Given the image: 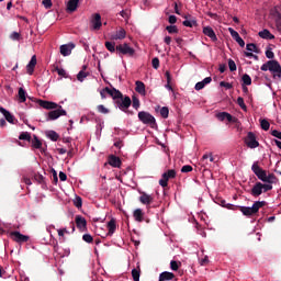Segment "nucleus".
<instances>
[{
    "label": "nucleus",
    "mask_w": 281,
    "mask_h": 281,
    "mask_svg": "<svg viewBox=\"0 0 281 281\" xmlns=\"http://www.w3.org/2000/svg\"><path fill=\"white\" fill-rule=\"evenodd\" d=\"M103 91H105V93H108L109 95H111V98H113V100H115V104L120 109V111H123V113H126L127 115L133 114V112L128 110L131 108V97H124V94H122V92L115 88L111 89L109 87H105Z\"/></svg>",
    "instance_id": "f257e3e1"
},
{
    "label": "nucleus",
    "mask_w": 281,
    "mask_h": 281,
    "mask_svg": "<svg viewBox=\"0 0 281 281\" xmlns=\"http://www.w3.org/2000/svg\"><path fill=\"white\" fill-rule=\"evenodd\" d=\"M222 207H226L227 210H240V212L244 214V216H256L258 212H260V207H265L267 205L266 201H256L254 202L252 206H238L231 203H227L225 200L221 201Z\"/></svg>",
    "instance_id": "f03ea898"
},
{
    "label": "nucleus",
    "mask_w": 281,
    "mask_h": 281,
    "mask_svg": "<svg viewBox=\"0 0 281 281\" xmlns=\"http://www.w3.org/2000/svg\"><path fill=\"white\" fill-rule=\"evenodd\" d=\"M116 54L120 58H124V56L133 58L135 56V48L131 47L128 43L119 44L116 45Z\"/></svg>",
    "instance_id": "7ed1b4c3"
},
{
    "label": "nucleus",
    "mask_w": 281,
    "mask_h": 281,
    "mask_svg": "<svg viewBox=\"0 0 281 281\" xmlns=\"http://www.w3.org/2000/svg\"><path fill=\"white\" fill-rule=\"evenodd\" d=\"M270 190H273V186L256 182L250 190V194L251 196L258 198L260 194H262V192H270Z\"/></svg>",
    "instance_id": "20e7f679"
},
{
    "label": "nucleus",
    "mask_w": 281,
    "mask_h": 281,
    "mask_svg": "<svg viewBox=\"0 0 281 281\" xmlns=\"http://www.w3.org/2000/svg\"><path fill=\"white\" fill-rule=\"evenodd\" d=\"M138 120L143 124H147L151 128H155V126H157V121L155 120V116H153L150 113L146 111L138 112Z\"/></svg>",
    "instance_id": "39448f33"
},
{
    "label": "nucleus",
    "mask_w": 281,
    "mask_h": 281,
    "mask_svg": "<svg viewBox=\"0 0 281 281\" xmlns=\"http://www.w3.org/2000/svg\"><path fill=\"white\" fill-rule=\"evenodd\" d=\"M176 177L177 171H175V169H169L162 173L161 179L159 180V186H161V188H168V181H170V179H175Z\"/></svg>",
    "instance_id": "423d86ee"
},
{
    "label": "nucleus",
    "mask_w": 281,
    "mask_h": 281,
    "mask_svg": "<svg viewBox=\"0 0 281 281\" xmlns=\"http://www.w3.org/2000/svg\"><path fill=\"white\" fill-rule=\"evenodd\" d=\"M251 170L254 175H256L257 179L266 183L267 181V170L262 169L258 162H254L251 166Z\"/></svg>",
    "instance_id": "0eeeda50"
},
{
    "label": "nucleus",
    "mask_w": 281,
    "mask_h": 281,
    "mask_svg": "<svg viewBox=\"0 0 281 281\" xmlns=\"http://www.w3.org/2000/svg\"><path fill=\"white\" fill-rule=\"evenodd\" d=\"M60 115H67V111L63 109V105H58L56 110H52L47 114V122H52L54 120H58Z\"/></svg>",
    "instance_id": "6e6552de"
},
{
    "label": "nucleus",
    "mask_w": 281,
    "mask_h": 281,
    "mask_svg": "<svg viewBox=\"0 0 281 281\" xmlns=\"http://www.w3.org/2000/svg\"><path fill=\"white\" fill-rule=\"evenodd\" d=\"M244 144L248 148H258L260 146V143L256 139V134L254 132H248L247 136L244 138Z\"/></svg>",
    "instance_id": "1a4fd4ad"
},
{
    "label": "nucleus",
    "mask_w": 281,
    "mask_h": 281,
    "mask_svg": "<svg viewBox=\"0 0 281 281\" xmlns=\"http://www.w3.org/2000/svg\"><path fill=\"white\" fill-rule=\"evenodd\" d=\"M268 65L270 66V71L273 76V78H281V66L278 60H268Z\"/></svg>",
    "instance_id": "9d476101"
},
{
    "label": "nucleus",
    "mask_w": 281,
    "mask_h": 281,
    "mask_svg": "<svg viewBox=\"0 0 281 281\" xmlns=\"http://www.w3.org/2000/svg\"><path fill=\"white\" fill-rule=\"evenodd\" d=\"M10 237L12 240L20 244L27 243V240H30V236L23 235L19 231L11 232Z\"/></svg>",
    "instance_id": "9b49d317"
},
{
    "label": "nucleus",
    "mask_w": 281,
    "mask_h": 281,
    "mask_svg": "<svg viewBox=\"0 0 281 281\" xmlns=\"http://www.w3.org/2000/svg\"><path fill=\"white\" fill-rule=\"evenodd\" d=\"M90 23L92 25V30H100V27H102V15H100V13L92 14Z\"/></svg>",
    "instance_id": "f8f14e48"
},
{
    "label": "nucleus",
    "mask_w": 281,
    "mask_h": 281,
    "mask_svg": "<svg viewBox=\"0 0 281 281\" xmlns=\"http://www.w3.org/2000/svg\"><path fill=\"white\" fill-rule=\"evenodd\" d=\"M75 223L80 232H87V220L85 217H82L81 215H77L75 217Z\"/></svg>",
    "instance_id": "ddd939ff"
},
{
    "label": "nucleus",
    "mask_w": 281,
    "mask_h": 281,
    "mask_svg": "<svg viewBox=\"0 0 281 281\" xmlns=\"http://www.w3.org/2000/svg\"><path fill=\"white\" fill-rule=\"evenodd\" d=\"M203 35L211 38L213 43H216V41H218V37H216V33L214 32V29H212L211 26L203 27Z\"/></svg>",
    "instance_id": "4468645a"
},
{
    "label": "nucleus",
    "mask_w": 281,
    "mask_h": 281,
    "mask_svg": "<svg viewBox=\"0 0 281 281\" xmlns=\"http://www.w3.org/2000/svg\"><path fill=\"white\" fill-rule=\"evenodd\" d=\"M38 104L42 106V109H46L47 111H54V109L58 106L56 102L45 100H38Z\"/></svg>",
    "instance_id": "2eb2a0df"
},
{
    "label": "nucleus",
    "mask_w": 281,
    "mask_h": 281,
    "mask_svg": "<svg viewBox=\"0 0 281 281\" xmlns=\"http://www.w3.org/2000/svg\"><path fill=\"white\" fill-rule=\"evenodd\" d=\"M108 162L110 166H112V168H120L122 166V159L115 155H110Z\"/></svg>",
    "instance_id": "dca6fc26"
},
{
    "label": "nucleus",
    "mask_w": 281,
    "mask_h": 281,
    "mask_svg": "<svg viewBox=\"0 0 281 281\" xmlns=\"http://www.w3.org/2000/svg\"><path fill=\"white\" fill-rule=\"evenodd\" d=\"M126 38V30L120 29L111 36V41H124Z\"/></svg>",
    "instance_id": "f3484780"
},
{
    "label": "nucleus",
    "mask_w": 281,
    "mask_h": 281,
    "mask_svg": "<svg viewBox=\"0 0 281 281\" xmlns=\"http://www.w3.org/2000/svg\"><path fill=\"white\" fill-rule=\"evenodd\" d=\"M139 201H140V203H143V205H150V203H153V201H155V198H153V195H150L146 192H142L140 196H139Z\"/></svg>",
    "instance_id": "a211bd4d"
},
{
    "label": "nucleus",
    "mask_w": 281,
    "mask_h": 281,
    "mask_svg": "<svg viewBox=\"0 0 281 281\" xmlns=\"http://www.w3.org/2000/svg\"><path fill=\"white\" fill-rule=\"evenodd\" d=\"M35 68H36V55H33L30 63L26 66V74H29V76H32V74H34Z\"/></svg>",
    "instance_id": "6ab92c4d"
},
{
    "label": "nucleus",
    "mask_w": 281,
    "mask_h": 281,
    "mask_svg": "<svg viewBox=\"0 0 281 281\" xmlns=\"http://www.w3.org/2000/svg\"><path fill=\"white\" fill-rule=\"evenodd\" d=\"M0 113H2L7 122H9V124H14V115H12L10 111L5 110V108L3 106H0Z\"/></svg>",
    "instance_id": "aec40b11"
},
{
    "label": "nucleus",
    "mask_w": 281,
    "mask_h": 281,
    "mask_svg": "<svg viewBox=\"0 0 281 281\" xmlns=\"http://www.w3.org/2000/svg\"><path fill=\"white\" fill-rule=\"evenodd\" d=\"M210 82H212V77H206L202 81H199L198 83H195V91H201V89H205V86L210 85Z\"/></svg>",
    "instance_id": "412c9836"
},
{
    "label": "nucleus",
    "mask_w": 281,
    "mask_h": 281,
    "mask_svg": "<svg viewBox=\"0 0 281 281\" xmlns=\"http://www.w3.org/2000/svg\"><path fill=\"white\" fill-rule=\"evenodd\" d=\"M74 47H75L74 44H71V45L64 44V45H61L59 47L61 56H70L71 50L74 49Z\"/></svg>",
    "instance_id": "4be33fe9"
},
{
    "label": "nucleus",
    "mask_w": 281,
    "mask_h": 281,
    "mask_svg": "<svg viewBox=\"0 0 281 281\" xmlns=\"http://www.w3.org/2000/svg\"><path fill=\"white\" fill-rule=\"evenodd\" d=\"M135 85H136V88H135L136 93H139V95H146V85H144L143 81H136Z\"/></svg>",
    "instance_id": "5701e85b"
},
{
    "label": "nucleus",
    "mask_w": 281,
    "mask_h": 281,
    "mask_svg": "<svg viewBox=\"0 0 281 281\" xmlns=\"http://www.w3.org/2000/svg\"><path fill=\"white\" fill-rule=\"evenodd\" d=\"M108 236H112L115 234V229H117V224L115 222V218H112L109 223H108Z\"/></svg>",
    "instance_id": "b1692460"
},
{
    "label": "nucleus",
    "mask_w": 281,
    "mask_h": 281,
    "mask_svg": "<svg viewBox=\"0 0 281 281\" xmlns=\"http://www.w3.org/2000/svg\"><path fill=\"white\" fill-rule=\"evenodd\" d=\"M260 38H266L267 41H273L276 36L271 34V32L267 29L262 30L261 32L258 33Z\"/></svg>",
    "instance_id": "393cba45"
},
{
    "label": "nucleus",
    "mask_w": 281,
    "mask_h": 281,
    "mask_svg": "<svg viewBox=\"0 0 281 281\" xmlns=\"http://www.w3.org/2000/svg\"><path fill=\"white\" fill-rule=\"evenodd\" d=\"M216 117H217V120H220V122H225V120H227V122H232L234 120L232 114H229L227 112H221L216 115Z\"/></svg>",
    "instance_id": "a878e982"
},
{
    "label": "nucleus",
    "mask_w": 281,
    "mask_h": 281,
    "mask_svg": "<svg viewBox=\"0 0 281 281\" xmlns=\"http://www.w3.org/2000/svg\"><path fill=\"white\" fill-rule=\"evenodd\" d=\"M170 280H175V273L172 272H161L159 276V281H170Z\"/></svg>",
    "instance_id": "bb28decb"
},
{
    "label": "nucleus",
    "mask_w": 281,
    "mask_h": 281,
    "mask_svg": "<svg viewBox=\"0 0 281 281\" xmlns=\"http://www.w3.org/2000/svg\"><path fill=\"white\" fill-rule=\"evenodd\" d=\"M79 0H69L67 3L68 12H76L78 10Z\"/></svg>",
    "instance_id": "cd10ccee"
},
{
    "label": "nucleus",
    "mask_w": 281,
    "mask_h": 281,
    "mask_svg": "<svg viewBox=\"0 0 281 281\" xmlns=\"http://www.w3.org/2000/svg\"><path fill=\"white\" fill-rule=\"evenodd\" d=\"M31 142L33 148H36L37 150H41V148H43V142L38 139V136L33 135V139L31 138Z\"/></svg>",
    "instance_id": "c85d7f7f"
},
{
    "label": "nucleus",
    "mask_w": 281,
    "mask_h": 281,
    "mask_svg": "<svg viewBox=\"0 0 281 281\" xmlns=\"http://www.w3.org/2000/svg\"><path fill=\"white\" fill-rule=\"evenodd\" d=\"M133 216L138 223L144 222V211H142V209H136L133 213Z\"/></svg>",
    "instance_id": "c756f323"
},
{
    "label": "nucleus",
    "mask_w": 281,
    "mask_h": 281,
    "mask_svg": "<svg viewBox=\"0 0 281 281\" xmlns=\"http://www.w3.org/2000/svg\"><path fill=\"white\" fill-rule=\"evenodd\" d=\"M274 16H276V27H277L278 32H280V34H281V13H280V11L276 10Z\"/></svg>",
    "instance_id": "7c9ffc66"
},
{
    "label": "nucleus",
    "mask_w": 281,
    "mask_h": 281,
    "mask_svg": "<svg viewBox=\"0 0 281 281\" xmlns=\"http://www.w3.org/2000/svg\"><path fill=\"white\" fill-rule=\"evenodd\" d=\"M278 181V178L274 173H269L266 176V186H272V183H276Z\"/></svg>",
    "instance_id": "2f4dec72"
},
{
    "label": "nucleus",
    "mask_w": 281,
    "mask_h": 281,
    "mask_svg": "<svg viewBox=\"0 0 281 281\" xmlns=\"http://www.w3.org/2000/svg\"><path fill=\"white\" fill-rule=\"evenodd\" d=\"M105 48L111 54H115V52H117V46H115V42H105Z\"/></svg>",
    "instance_id": "473e14b6"
},
{
    "label": "nucleus",
    "mask_w": 281,
    "mask_h": 281,
    "mask_svg": "<svg viewBox=\"0 0 281 281\" xmlns=\"http://www.w3.org/2000/svg\"><path fill=\"white\" fill-rule=\"evenodd\" d=\"M259 122L262 131H269V128H271V123H269L267 119H260Z\"/></svg>",
    "instance_id": "72a5a7b5"
},
{
    "label": "nucleus",
    "mask_w": 281,
    "mask_h": 281,
    "mask_svg": "<svg viewBox=\"0 0 281 281\" xmlns=\"http://www.w3.org/2000/svg\"><path fill=\"white\" fill-rule=\"evenodd\" d=\"M46 135L48 139H52V142H58V138L60 137L56 131H48Z\"/></svg>",
    "instance_id": "f704fd0d"
},
{
    "label": "nucleus",
    "mask_w": 281,
    "mask_h": 281,
    "mask_svg": "<svg viewBox=\"0 0 281 281\" xmlns=\"http://www.w3.org/2000/svg\"><path fill=\"white\" fill-rule=\"evenodd\" d=\"M207 160L211 162H214L215 158H214V156H212V154H204L201 159L202 164H205L207 166V164H210V162H207Z\"/></svg>",
    "instance_id": "c9c22d12"
},
{
    "label": "nucleus",
    "mask_w": 281,
    "mask_h": 281,
    "mask_svg": "<svg viewBox=\"0 0 281 281\" xmlns=\"http://www.w3.org/2000/svg\"><path fill=\"white\" fill-rule=\"evenodd\" d=\"M25 95H26L25 90L23 88H19L18 98L20 103H23L25 102V100H27Z\"/></svg>",
    "instance_id": "e433bc0d"
},
{
    "label": "nucleus",
    "mask_w": 281,
    "mask_h": 281,
    "mask_svg": "<svg viewBox=\"0 0 281 281\" xmlns=\"http://www.w3.org/2000/svg\"><path fill=\"white\" fill-rule=\"evenodd\" d=\"M246 49H247V52H254L255 54H260V49L254 43L247 44Z\"/></svg>",
    "instance_id": "4c0bfd02"
},
{
    "label": "nucleus",
    "mask_w": 281,
    "mask_h": 281,
    "mask_svg": "<svg viewBox=\"0 0 281 281\" xmlns=\"http://www.w3.org/2000/svg\"><path fill=\"white\" fill-rule=\"evenodd\" d=\"M19 139L24 142H32V134H30V132H22L19 136Z\"/></svg>",
    "instance_id": "58836bf2"
},
{
    "label": "nucleus",
    "mask_w": 281,
    "mask_h": 281,
    "mask_svg": "<svg viewBox=\"0 0 281 281\" xmlns=\"http://www.w3.org/2000/svg\"><path fill=\"white\" fill-rule=\"evenodd\" d=\"M87 76H89V72L80 70L77 75V80H79V82H85V78H87Z\"/></svg>",
    "instance_id": "ea45409f"
},
{
    "label": "nucleus",
    "mask_w": 281,
    "mask_h": 281,
    "mask_svg": "<svg viewBox=\"0 0 281 281\" xmlns=\"http://www.w3.org/2000/svg\"><path fill=\"white\" fill-rule=\"evenodd\" d=\"M169 114H170V110L168 109V106H162L160 109V115L161 117H164V120H168Z\"/></svg>",
    "instance_id": "a19ab883"
},
{
    "label": "nucleus",
    "mask_w": 281,
    "mask_h": 281,
    "mask_svg": "<svg viewBox=\"0 0 281 281\" xmlns=\"http://www.w3.org/2000/svg\"><path fill=\"white\" fill-rule=\"evenodd\" d=\"M241 80H243V83L246 86V87H249L251 86V77L247 74H245L243 77H241Z\"/></svg>",
    "instance_id": "79ce46f5"
},
{
    "label": "nucleus",
    "mask_w": 281,
    "mask_h": 281,
    "mask_svg": "<svg viewBox=\"0 0 281 281\" xmlns=\"http://www.w3.org/2000/svg\"><path fill=\"white\" fill-rule=\"evenodd\" d=\"M237 104L243 111H247V105L245 104V99H243V97L237 98Z\"/></svg>",
    "instance_id": "37998d69"
},
{
    "label": "nucleus",
    "mask_w": 281,
    "mask_h": 281,
    "mask_svg": "<svg viewBox=\"0 0 281 281\" xmlns=\"http://www.w3.org/2000/svg\"><path fill=\"white\" fill-rule=\"evenodd\" d=\"M166 30L169 34H179V29H177V25L166 26Z\"/></svg>",
    "instance_id": "c03bdc74"
},
{
    "label": "nucleus",
    "mask_w": 281,
    "mask_h": 281,
    "mask_svg": "<svg viewBox=\"0 0 281 281\" xmlns=\"http://www.w3.org/2000/svg\"><path fill=\"white\" fill-rule=\"evenodd\" d=\"M179 267H181V262L171 260V262H170V269H171L172 271H179Z\"/></svg>",
    "instance_id": "a18cd8bd"
},
{
    "label": "nucleus",
    "mask_w": 281,
    "mask_h": 281,
    "mask_svg": "<svg viewBox=\"0 0 281 281\" xmlns=\"http://www.w3.org/2000/svg\"><path fill=\"white\" fill-rule=\"evenodd\" d=\"M131 104H132L133 109H135L137 111V109H139V99L137 97H133Z\"/></svg>",
    "instance_id": "49530a36"
},
{
    "label": "nucleus",
    "mask_w": 281,
    "mask_h": 281,
    "mask_svg": "<svg viewBox=\"0 0 281 281\" xmlns=\"http://www.w3.org/2000/svg\"><path fill=\"white\" fill-rule=\"evenodd\" d=\"M182 25H184V27H194V25H196V21L186 20V21L182 22Z\"/></svg>",
    "instance_id": "de8ad7c7"
},
{
    "label": "nucleus",
    "mask_w": 281,
    "mask_h": 281,
    "mask_svg": "<svg viewBox=\"0 0 281 281\" xmlns=\"http://www.w3.org/2000/svg\"><path fill=\"white\" fill-rule=\"evenodd\" d=\"M10 38H11V41H21V38H23V37L21 36V33L13 32L10 34Z\"/></svg>",
    "instance_id": "09e8293b"
},
{
    "label": "nucleus",
    "mask_w": 281,
    "mask_h": 281,
    "mask_svg": "<svg viewBox=\"0 0 281 281\" xmlns=\"http://www.w3.org/2000/svg\"><path fill=\"white\" fill-rule=\"evenodd\" d=\"M228 32L231 34V36L234 38V41H236L237 38L240 37V34H238V32H236L234 29L229 27Z\"/></svg>",
    "instance_id": "8fccbe9b"
},
{
    "label": "nucleus",
    "mask_w": 281,
    "mask_h": 281,
    "mask_svg": "<svg viewBox=\"0 0 281 281\" xmlns=\"http://www.w3.org/2000/svg\"><path fill=\"white\" fill-rule=\"evenodd\" d=\"M139 276H140L139 270H137V269L132 270V277H133L134 281H139Z\"/></svg>",
    "instance_id": "3c124183"
},
{
    "label": "nucleus",
    "mask_w": 281,
    "mask_h": 281,
    "mask_svg": "<svg viewBox=\"0 0 281 281\" xmlns=\"http://www.w3.org/2000/svg\"><path fill=\"white\" fill-rule=\"evenodd\" d=\"M228 68H229V71H236L237 67H236V61H234V59H228Z\"/></svg>",
    "instance_id": "603ef678"
},
{
    "label": "nucleus",
    "mask_w": 281,
    "mask_h": 281,
    "mask_svg": "<svg viewBox=\"0 0 281 281\" xmlns=\"http://www.w3.org/2000/svg\"><path fill=\"white\" fill-rule=\"evenodd\" d=\"M97 111L99 113H103L104 115H106V113H109V109H106L103 104L98 105Z\"/></svg>",
    "instance_id": "864d4df0"
},
{
    "label": "nucleus",
    "mask_w": 281,
    "mask_h": 281,
    "mask_svg": "<svg viewBox=\"0 0 281 281\" xmlns=\"http://www.w3.org/2000/svg\"><path fill=\"white\" fill-rule=\"evenodd\" d=\"M74 205L75 207H78V209L82 207V198L77 196L74 201Z\"/></svg>",
    "instance_id": "5fc2aeb1"
},
{
    "label": "nucleus",
    "mask_w": 281,
    "mask_h": 281,
    "mask_svg": "<svg viewBox=\"0 0 281 281\" xmlns=\"http://www.w3.org/2000/svg\"><path fill=\"white\" fill-rule=\"evenodd\" d=\"M82 240H85V243L91 244V243H93V236H91V234H85L82 236Z\"/></svg>",
    "instance_id": "6e6d98bb"
},
{
    "label": "nucleus",
    "mask_w": 281,
    "mask_h": 281,
    "mask_svg": "<svg viewBox=\"0 0 281 281\" xmlns=\"http://www.w3.org/2000/svg\"><path fill=\"white\" fill-rule=\"evenodd\" d=\"M55 71H57L58 76H61L63 78H67V71L63 68H55Z\"/></svg>",
    "instance_id": "4d7b16f0"
},
{
    "label": "nucleus",
    "mask_w": 281,
    "mask_h": 281,
    "mask_svg": "<svg viewBox=\"0 0 281 281\" xmlns=\"http://www.w3.org/2000/svg\"><path fill=\"white\" fill-rule=\"evenodd\" d=\"M34 179L37 183H45V177H43V175L37 173L34 176Z\"/></svg>",
    "instance_id": "13d9d810"
},
{
    "label": "nucleus",
    "mask_w": 281,
    "mask_h": 281,
    "mask_svg": "<svg viewBox=\"0 0 281 281\" xmlns=\"http://www.w3.org/2000/svg\"><path fill=\"white\" fill-rule=\"evenodd\" d=\"M266 56H267L270 60H272V58H276V54L273 53V50H272L271 48H268V49L266 50Z\"/></svg>",
    "instance_id": "bf43d9fd"
},
{
    "label": "nucleus",
    "mask_w": 281,
    "mask_h": 281,
    "mask_svg": "<svg viewBox=\"0 0 281 281\" xmlns=\"http://www.w3.org/2000/svg\"><path fill=\"white\" fill-rule=\"evenodd\" d=\"M151 65L154 69H159V58L155 57L151 59Z\"/></svg>",
    "instance_id": "052dcab7"
},
{
    "label": "nucleus",
    "mask_w": 281,
    "mask_h": 281,
    "mask_svg": "<svg viewBox=\"0 0 281 281\" xmlns=\"http://www.w3.org/2000/svg\"><path fill=\"white\" fill-rule=\"evenodd\" d=\"M42 4L44 8H46V10H49V8H52V0H43Z\"/></svg>",
    "instance_id": "680f3d73"
},
{
    "label": "nucleus",
    "mask_w": 281,
    "mask_h": 281,
    "mask_svg": "<svg viewBox=\"0 0 281 281\" xmlns=\"http://www.w3.org/2000/svg\"><path fill=\"white\" fill-rule=\"evenodd\" d=\"M271 135L272 137H277V139H281V132H279L278 130L271 131Z\"/></svg>",
    "instance_id": "e2e57ef3"
},
{
    "label": "nucleus",
    "mask_w": 281,
    "mask_h": 281,
    "mask_svg": "<svg viewBox=\"0 0 281 281\" xmlns=\"http://www.w3.org/2000/svg\"><path fill=\"white\" fill-rule=\"evenodd\" d=\"M192 166L186 165L181 168V172H192Z\"/></svg>",
    "instance_id": "0e129e2a"
},
{
    "label": "nucleus",
    "mask_w": 281,
    "mask_h": 281,
    "mask_svg": "<svg viewBox=\"0 0 281 281\" xmlns=\"http://www.w3.org/2000/svg\"><path fill=\"white\" fill-rule=\"evenodd\" d=\"M210 262V259L207 256H205L203 259L200 260L201 267H205Z\"/></svg>",
    "instance_id": "69168bd1"
},
{
    "label": "nucleus",
    "mask_w": 281,
    "mask_h": 281,
    "mask_svg": "<svg viewBox=\"0 0 281 281\" xmlns=\"http://www.w3.org/2000/svg\"><path fill=\"white\" fill-rule=\"evenodd\" d=\"M235 41H236V43H238L239 47H245V40H243V37L239 36Z\"/></svg>",
    "instance_id": "338daca9"
},
{
    "label": "nucleus",
    "mask_w": 281,
    "mask_h": 281,
    "mask_svg": "<svg viewBox=\"0 0 281 281\" xmlns=\"http://www.w3.org/2000/svg\"><path fill=\"white\" fill-rule=\"evenodd\" d=\"M220 87H225L226 89H232V83L225 82V81H221L220 82Z\"/></svg>",
    "instance_id": "774afa93"
}]
</instances>
